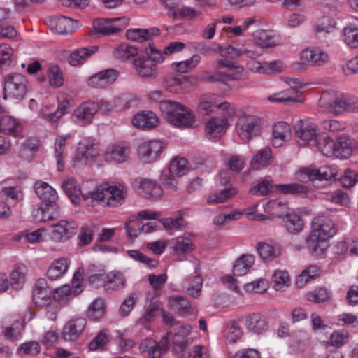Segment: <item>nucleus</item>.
<instances>
[{"label": "nucleus", "mask_w": 358, "mask_h": 358, "mask_svg": "<svg viewBox=\"0 0 358 358\" xmlns=\"http://www.w3.org/2000/svg\"><path fill=\"white\" fill-rule=\"evenodd\" d=\"M160 110L166 115L167 121L175 127L189 128L195 122V115L185 106L176 102H163Z\"/></svg>", "instance_id": "nucleus-1"}, {"label": "nucleus", "mask_w": 358, "mask_h": 358, "mask_svg": "<svg viewBox=\"0 0 358 358\" xmlns=\"http://www.w3.org/2000/svg\"><path fill=\"white\" fill-rule=\"evenodd\" d=\"M310 228V232L306 238V243L308 246H318L327 241L336 233L334 222L324 215L315 217L312 220Z\"/></svg>", "instance_id": "nucleus-2"}, {"label": "nucleus", "mask_w": 358, "mask_h": 358, "mask_svg": "<svg viewBox=\"0 0 358 358\" xmlns=\"http://www.w3.org/2000/svg\"><path fill=\"white\" fill-rule=\"evenodd\" d=\"M126 193L127 191L122 185L103 184L91 192V197L101 202L103 206L117 207L123 203Z\"/></svg>", "instance_id": "nucleus-3"}, {"label": "nucleus", "mask_w": 358, "mask_h": 358, "mask_svg": "<svg viewBox=\"0 0 358 358\" xmlns=\"http://www.w3.org/2000/svg\"><path fill=\"white\" fill-rule=\"evenodd\" d=\"M27 92V80L20 73H10L4 76L3 98L22 99Z\"/></svg>", "instance_id": "nucleus-4"}, {"label": "nucleus", "mask_w": 358, "mask_h": 358, "mask_svg": "<svg viewBox=\"0 0 358 358\" xmlns=\"http://www.w3.org/2000/svg\"><path fill=\"white\" fill-rule=\"evenodd\" d=\"M236 127L239 137L248 141L260 133V121L253 115H243L238 119Z\"/></svg>", "instance_id": "nucleus-5"}, {"label": "nucleus", "mask_w": 358, "mask_h": 358, "mask_svg": "<svg viewBox=\"0 0 358 358\" xmlns=\"http://www.w3.org/2000/svg\"><path fill=\"white\" fill-rule=\"evenodd\" d=\"M214 108L225 111V115L229 117H233L236 113L234 108L231 107L228 102L217 104L214 94H205L199 99L197 111L202 115H210L213 111Z\"/></svg>", "instance_id": "nucleus-6"}, {"label": "nucleus", "mask_w": 358, "mask_h": 358, "mask_svg": "<svg viewBox=\"0 0 358 358\" xmlns=\"http://www.w3.org/2000/svg\"><path fill=\"white\" fill-rule=\"evenodd\" d=\"M166 145L159 140H152L141 143L138 147V159L143 163L157 161Z\"/></svg>", "instance_id": "nucleus-7"}, {"label": "nucleus", "mask_w": 358, "mask_h": 358, "mask_svg": "<svg viewBox=\"0 0 358 358\" xmlns=\"http://www.w3.org/2000/svg\"><path fill=\"white\" fill-rule=\"evenodd\" d=\"M337 171L330 166H324L319 169L307 167L300 170L298 173V178L301 180L306 178L309 180H331L337 179Z\"/></svg>", "instance_id": "nucleus-8"}, {"label": "nucleus", "mask_w": 358, "mask_h": 358, "mask_svg": "<svg viewBox=\"0 0 358 358\" xmlns=\"http://www.w3.org/2000/svg\"><path fill=\"white\" fill-rule=\"evenodd\" d=\"M294 132L298 143L303 146H313L319 136L317 128L314 124L303 121L295 124Z\"/></svg>", "instance_id": "nucleus-9"}, {"label": "nucleus", "mask_w": 358, "mask_h": 358, "mask_svg": "<svg viewBox=\"0 0 358 358\" xmlns=\"http://www.w3.org/2000/svg\"><path fill=\"white\" fill-rule=\"evenodd\" d=\"M285 82L291 87L287 90L269 96L268 100L271 102H279L288 103L299 101L298 90L303 86V83L299 78H286Z\"/></svg>", "instance_id": "nucleus-10"}, {"label": "nucleus", "mask_w": 358, "mask_h": 358, "mask_svg": "<svg viewBox=\"0 0 358 358\" xmlns=\"http://www.w3.org/2000/svg\"><path fill=\"white\" fill-rule=\"evenodd\" d=\"M169 334L167 333L159 342L152 338L144 339L139 345L141 352H147L150 358H160L169 348Z\"/></svg>", "instance_id": "nucleus-11"}, {"label": "nucleus", "mask_w": 358, "mask_h": 358, "mask_svg": "<svg viewBox=\"0 0 358 358\" xmlns=\"http://www.w3.org/2000/svg\"><path fill=\"white\" fill-rule=\"evenodd\" d=\"M127 25L124 17L101 18L93 22L94 29L103 35H111L122 31Z\"/></svg>", "instance_id": "nucleus-12"}, {"label": "nucleus", "mask_w": 358, "mask_h": 358, "mask_svg": "<svg viewBox=\"0 0 358 358\" xmlns=\"http://www.w3.org/2000/svg\"><path fill=\"white\" fill-rule=\"evenodd\" d=\"M133 184L138 193L146 199H157L163 194L162 188L155 180L139 178Z\"/></svg>", "instance_id": "nucleus-13"}, {"label": "nucleus", "mask_w": 358, "mask_h": 358, "mask_svg": "<svg viewBox=\"0 0 358 358\" xmlns=\"http://www.w3.org/2000/svg\"><path fill=\"white\" fill-rule=\"evenodd\" d=\"M59 215L60 210L57 204V199L41 203L40 206L37 209L34 210L32 213L34 220L36 222L57 220Z\"/></svg>", "instance_id": "nucleus-14"}, {"label": "nucleus", "mask_w": 358, "mask_h": 358, "mask_svg": "<svg viewBox=\"0 0 358 358\" xmlns=\"http://www.w3.org/2000/svg\"><path fill=\"white\" fill-rule=\"evenodd\" d=\"M50 29L59 34L71 33L78 27V22L63 15L54 16L46 20Z\"/></svg>", "instance_id": "nucleus-15"}, {"label": "nucleus", "mask_w": 358, "mask_h": 358, "mask_svg": "<svg viewBox=\"0 0 358 358\" xmlns=\"http://www.w3.org/2000/svg\"><path fill=\"white\" fill-rule=\"evenodd\" d=\"M240 322L249 331L257 334L264 333L268 327L266 318L259 313L241 317H240Z\"/></svg>", "instance_id": "nucleus-16"}, {"label": "nucleus", "mask_w": 358, "mask_h": 358, "mask_svg": "<svg viewBox=\"0 0 358 358\" xmlns=\"http://www.w3.org/2000/svg\"><path fill=\"white\" fill-rule=\"evenodd\" d=\"M87 324L84 317H77L67 322L63 327L62 338L65 341L77 340L83 332Z\"/></svg>", "instance_id": "nucleus-17"}, {"label": "nucleus", "mask_w": 358, "mask_h": 358, "mask_svg": "<svg viewBox=\"0 0 358 358\" xmlns=\"http://www.w3.org/2000/svg\"><path fill=\"white\" fill-rule=\"evenodd\" d=\"M331 92H323L319 99L320 106L329 108V112L334 115L340 114L345 110L348 111V100L343 99H331Z\"/></svg>", "instance_id": "nucleus-18"}, {"label": "nucleus", "mask_w": 358, "mask_h": 358, "mask_svg": "<svg viewBox=\"0 0 358 358\" xmlns=\"http://www.w3.org/2000/svg\"><path fill=\"white\" fill-rule=\"evenodd\" d=\"M94 140L91 138H83L78 145L75 159L82 164L93 161L97 155Z\"/></svg>", "instance_id": "nucleus-19"}, {"label": "nucleus", "mask_w": 358, "mask_h": 358, "mask_svg": "<svg viewBox=\"0 0 358 358\" xmlns=\"http://www.w3.org/2000/svg\"><path fill=\"white\" fill-rule=\"evenodd\" d=\"M75 233L76 224L73 222L62 220L52 225L50 236L52 241L59 242L62 240L69 239Z\"/></svg>", "instance_id": "nucleus-20"}, {"label": "nucleus", "mask_w": 358, "mask_h": 358, "mask_svg": "<svg viewBox=\"0 0 358 358\" xmlns=\"http://www.w3.org/2000/svg\"><path fill=\"white\" fill-rule=\"evenodd\" d=\"M118 76V72L113 69L101 71L89 79V85L95 88H106L113 84Z\"/></svg>", "instance_id": "nucleus-21"}, {"label": "nucleus", "mask_w": 358, "mask_h": 358, "mask_svg": "<svg viewBox=\"0 0 358 358\" xmlns=\"http://www.w3.org/2000/svg\"><path fill=\"white\" fill-rule=\"evenodd\" d=\"M355 145L354 140L346 135H341L334 141L333 156L343 159H348Z\"/></svg>", "instance_id": "nucleus-22"}, {"label": "nucleus", "mask_w": 358, "mask_h": 358, "mask_svg": "<svg viewBox=\"0 0 358 358\" xmlns=\"http://www.w3.org/2000/svg\"><path fill=\"white\" fill-rule=\"evenodd\" d=\"M129 152L130 148L128 145L115 144L108 149L104 154V158L108 162L120 164L128 160Z\"/></svg>", "instance_id": "nucleus-23"}, {"label": "nucleus", "mask_w": 358, "mask_h": 358, "mask_svg": "<svg viewBox=\"0 0 358 358\" xmlns=\"http://www.w3.org/2000/svg\"><path fill=\"white\" fill-rule=\"evenodd\" d=\"M159 120L157 115L152 111H141L132 118L134 126L143 129H150L156 127Z\"/></svg>", "instance_id": "nucleus-24"}, {"label": "nucleus", "mask_w": 358, "mask_h": 358, "mask_svg": "<svg viewBox=\"0 0 358 358\" xmlns=\"http://www.w3.org/2000/svg\"><path fill=\"white\" fill-rule=\"evenodd\" d=\"M227 117L224 113L223 117H214L206 123V133L208 138H217L225 131L228 127Z\"/></svg>", "instance_id": "nucleus-25"}, {"label": "nucleus", "mask_w": 358, "mask_h": 358, "mask_svg": "<svg viewBox=\"0 0 358 358\" xmlns=\"http://www.w3.org/2000/svg\"><path fill=\"white\" fill-rule=\"evenodd\" d=\"M133 64L141 77L153 78L157 75L156 64H152L147 57H136L134 59Z\"/></svg>", "instance_id": "nucleus-26"}, {"label": "nucleus", "mask_w": 358, "mask_h": 358, "mask_svg": "<svg viewBox=\"0 0 358 358\" xmlns=\"http://www.w3.org/2000/svg\"><path fill=\"white\" fill-rule=\"evenodd\" d=\"M98 110L99 106L97 103L87 101L82 103L74 110L73 115L78 121L86 123L91 122Z\"/></svg>", "instance_id": "nucleus-27"}, {"label": "nucleus", "mask_w": 358, "mask_h": 358, "mask_svg": "<svg viewBox=\"0 0 358 358\" xmlns=\"http://www.w3.org/2000/svg\"><path fill=\"white\" fill-rule=\"evenodd\" d=\"M166 87L172 92L187 91L191 85L189 78L185 76H170L166 78Z\"/></svg>", "instance_id": "nucleus-28"}, {"label": "nucleus", "mask_w": 358, "mask_h": 358, "mask_svg": "<svg viewBox=\"0 0 358 358\" xmlns=\"http://www.w3.org/2000/svg\"><path fill=\"white\" fill-rule=\"evenodd\" d=\"M160 30L157 27L149 29H134L127 31V38L133 41L140 43L150 41L153 36H159Z\"/></svg>", "instance_id": "nucleus-29"}, {"label": "nucleus", "mask_w": 358, "mask_h": 358, "mask_svg": "<svg viewBox=\"0 0 358 358\" xmlns=\"http://www.w3.org/2000/svg\"><path fill=\"white\" fill-rule=\"evenodd\" d=\"M289 125L283 121L277 122L273 128V145L278 148L285 143L290 136Z\"/></svg>", "instance_id": "nucleus-30"}, {"label": "nucleus", "mask_w": 358, "mask_h": 358, "mask_svg": "<svg viewBox=\"0 0 358 358\" xmlns=\"http://www.w3.org/2000/svg\"><path fill=\"white\" fill-rule=\"evenodd\" d=\"M22 129V124L15 117L10 115H3L0 119V131L13 136L20 135Z\"/></svg>", "instance_id": "nucleus-31"}, {"label": "nucleus", "mask_w": 358, "mask_h": 358, "mask_svg": "<svg viewBox=\"0 0 358 358\" xmlns=\"http://www.w3.org/2000/svg\"><path fill=\"white\" fill-rule=\"evenodd\" d=\"M34 191L41 203L48 202L49 201L58 199L57 192L47 182L42 180H37L34 183Z\"/></svg>", "instance_id": "nucleus-32"}, {"label": "nucleus", "mask_w": 358, "mask_h": 358, "mask_svg": "<svg viewBox=\"0 0 358 358\" xmlns=\"http://www.w3.org/2000/svg\"><path fill=\"white\" fill-rule=\"evenodd\" d=\"M27 267L23 264H16L10 273L11 285L15 289H20L26 282Z\"/></svg>", "instance_id": "nucleus-33"}, {"label": "nucleus", "mask_w": 358, "mask_h": 358, "mask_svg": "<svg viewBox=\"0 0 358 358\" xmlns=\"http://www.w3.org/2000/svg\"><path fill=\"white\" fill-rule=\"evenodd\" d=\"M39 141L36 138H29L21 145L18 156L22 160L30 161L38 151Z\"/></svg>", "instance_id": "nucleus-34"}, {"label": "nucleus", "mask_w": 358, "mask_h": 358, "mask_svg": "<svg viewBox=\"0 0 358 358\" xmlns=\"http://www.w3.org/2000/svg\"><path fill=\"white\" fill-rule=\"evenodd\" d=\"M69 261L65 258L55 259L47 271L48 277L54 280L64 275L68 271Z\"/></svg>", "instance_id": "nucleus-35"}, {"label": "nucleus", "mask_w": 358, "mask_h": 358, "mask_svg": "<svg viewBox=\"0 0 358 358\" xmlns=\"http://www.w3.org/2000/svg\"><path fill=\"white\" fill-rule=\"evenodd\" d=\"M219 52L221 56L229 57L232 59L237 58L243 55H245L248 57H255L257 56V54L254 51L247 49L239 50L229 44L220 45Z\"/></svg>", "instance_id": "nucleus-36"}, {"label": "nucleus", "mask_w": 358, "mask_h": 358, "mask_svg": "<svg viewBox=\"0 0 358 358\" xmlns=\"http://www.w3.org/2000/svg\"><path fill=\"white\" fill-rule=\"evenodd\" d=\"M300 180L303 183L280 184L276 185V188L284 194L306 195L308 194L309 188L305 183L308 180L306 178L303 180L300 179Z\"/></svg>", "instance_id": "nucleus-37"}, {"label": "nucleus", "mask_w": 358, "mask_h": 358, "mask_svg": "<svg viewBox=\"0 0 358 358\" xmlns=\"http://www.w3.org/2000/svg\"><path fill=\"white\" fill-rule=\"evenodd\" d=\"M0 197L1 200L13 206H15L22 199L20 188L15 186L5 187L2 188L0 191Z\"/></svg>", "instance_id": "nucleus-38"}, {"label": "nucleus", "mask_w": 358, "mask_h": 358, "mask_svg": "<svg viewBox=\"0 0 358 358\" xmlns=\"http://www.w3.org/2000/svg\"><path fill=\"white\" fill-rule=\"evenodd\" d=\"M125 282V278L121 272L112 271L106 275L104 286L106 289L117 290L123 288Z\"/></svg>", "instance_id": "nucleus-39"}, {"label": "nucleus", "mask_w": 358, "mask_h": 358, "mask_svg": "<svg viewBox=\"0 0 358 358\" xmlns=\"http://www.w3.org/2000/svg\"><path fill=\"white\" fill-rule=\"evenodd\" d=\"M271 150L268 147H265L258 151L253 157L251 165L255 169H260L267 166L271 160Z\"/></svg>", "instance_id": "nucleus-40"}, {"label": "nucleus", "mask_w": 358, "mask_h": 358, "mask_svg": "<svg viewBox=\"0 0 358 358\" xmlns=\"http://www.w3.org/2000/svg\"><path fill=\"white\" fill-rule=\"evenodd\" d=\"M33 301L38 306L48 305L51 300V292L49 289L36 283L33 288Z\"/></svg>", "instance_id": "nucleus-41"}, {"label": "nucleus", "mask_w": 358, "mask_h": 358, "mask_svg": "<svg viewBox=\"0 0 358 358\" xmlns=\"http://www.w3.org/2000/svg\"><path fill=\"white\" fill-rule=\"evenodd\" d=\"M189 171L187 161L185 158L176 157L169 164V172L173 177L180 178L185 175Z\"/></svg>", "instance_id": "nucleus-42"}, {"label": "nucleus", "mask_w": 358, "mask_h": 358, "mask_svg": "<svg viewBox=\"0 0 358 358\" xmlns=\"http://www.w3.org/2000/svg\"><path fill=\"white\" fill-rule=\"evenodd\" d=\"M96 48H83L73 51L69 57V62L71 66H78L83 63L89 57L96 52Z\"/></svg>", "instance_id": "nucleus-43"}, {"label": "nucleus", "mask_w": 358, "mask_h": 358, "mask_svg": "<svg viewBox=\"0 0 358 358\" xmlns=\"http://www.w3.org/2000/svg\"><path fill=\"white\" fill-rule=\"evenodd\" d=\"M255 258L252 255H243L236 261L234 266V273L241 276L247 273L249 268L253 265Z\"/></svg>", "instance_id": "nucleus-44"}, {"label": "nucleus", "mask_w": 358, "mask_h": 358, "mask_svg": "<svg viewBox=\"0 0 358 358\" xmlns=\"http://www.w3.org/2000/svg\"><path fill=\"white\" fill-rule=\"evenodd\" d=\"M315 143L313 146L316 147L324 155L333 156L334 141L329 136L326 134H319Z\"/></svg>", "instance_id": "nucleus-45"}, {"label": "nucleus", "mask_w": 358, "mask_h": 358, "mask_svg": "<svg viewBox=\"0 0 358 358\" xmlns=\"http://www.w3.org/2000/svg\"><path fill=\"white\" fill-rule=\"evenodd\" d=\"M106 313L105 302L103 299H95L88 307L87 315L93 320L96 321L101 318Z\"/></svg>", "instance_id": "nucleus-46"}, {"label": "nucleus", "mask_w": 358, "mask_h": 358, "mask_svg": "<svg viewBox=\"0 0 358 358\" xmlns=\"http://www.w3.org/2000/svg\"><path fill=\"white\" fill-rule=\"evenodd\" d=\"M254 36L256 44L261 48H271L277 45L276 40L267 31L258 30Z\"/></svg>", "instance_id": "nucleus-47"}, {"label": "nucleus", "mask_w": 358, "mask_h": 358, "mask_svg": "<svg viewBox=\"0 0 358 358\" xmlns=\"http://www.w3.org/2000/svg\"><path fill=\"white\" fill-rule=\"evenodd\" d=\"M237 193L236 188L224 189L220 192L211 194L207 199L209 204L221 203L234 196Z\"/></svg>", "instance_id": "nucleus-48"}, {"label": "nucleus", "mask_w": 358, "mask_h": 358, "mask_svg": "<svg viewBox=\"0 0 358 358\" xmlns=\"http://www.w3.org/2000/svg\"><path fill=\"white\" fill-rule=\"evenodd\" d=\"M243 324L240 322V318L237 320L231 321L227 327V338L229 342L235 343L241 338L243 334V329L242 328Z\"/></svg>", "instance_id": "nucleus-49"}, {"label": "nucleus", "mask_w": 358, "mask_h": 358, "mask_svg": "<svg viewBox=\"0 0 358 358\" xmlns=\"http://www.w3.org/2000/svg\"><path fill=\"white\" fill-rule=\"evenodd\" d=\"M201 57L198 55H194L191 58L181 62H173L172 69L176 71L185 73L195 68L200 62Z\"/></svg>", "instance_id": "nucleus-50"}, {"label": "nucleus", "mask_w": 358, "mask_h": 358, "mask_svg": "<svg viewBox=\"0 0 358 358\" xmlns=\"http://www.w3.org/2000/svg\"><path fill=\"white\" fill-rule=\"evenodd\" d=\"M137 55V49L132 45L128 44H121L113 51V56L117 59L126 60L131 57H136Z\"/></svg>", "instance_id": "nucleus-51"}, {"label": "nucleus", "mask_w": 358, "mask_h": 358, "mask_svg": "<svg viewBox=\"0 0 358 358\" xmlns=\"http://www.w3.org/2000/svg\"><path fill=\"white\" fill-rule=\"evenodd\" d=\"M289 281V275L287 271L277 270L273 274L271 282L275 290H280L287 287Z\"/></svg>", "instance_id": "nucleus-52"}, {"label": "nucleus", "mask_w": 358, "mask_h": 358, "mask_svg": "<svg viewBox=\"0 0 358 358\" xmlns=\"http://www.w3.org/2000/svg\"><path fill=\"white\" fill-rule=\"evenodd\" d=\"M145 52L147 58L156 65L162 63L167 56L165 54L164 50L163 51L159 50L153 44H149L148 46H146L145 48Z\"/></svg>", "instance_id": "nucleus-53"}, {"label": "nucleus", "mask_w": 358, "mask_h": 358, "mask_svg": "<svg viewBox=\"0 0 358 358\" xmlns=\"http://www.w3.org/2000/svg\"><path fill=\"white\" fill-rule=\"evenodd\" d=\"M169 301L171 308L178 313H186L190 309L189 302L180 296H170Z\"/></svg>", "instance_id": "nucleus-54"}, {"label": "nucleus", "mask_w": 358, "mask_h": 358, "mask_svg": "<svg viewBox=\"0 0 358 358\" xmlns=\"http://www.w3.org/2000/svg\"><path fill=\"white\" fill-rule=\"evenodd\" d=\"M62 187L73 202H74L73 199H78L82 194L80 186L73 178H69L64 181Z\"/></svg>", "instance_id": "nucleus-55"}, {"label": "nucleus", "mask_w": 358, "mask_h": 358, "mask_svg": "<svg viewBox=\"0 0 358 358\" xmlns=\"http://www.w3.org/2000/svg\"><path fill=\"white\" fill-rule=\"evenodd\" d=\"M159 222L163 225L165 230L170 232L182 230L185 226V220L182 216L176 218H164L159 220Z\"/></svg>", "instance_id": "nucleus-56"}, {"label": "nucleus", "mask_w": 358, "mask_h": 358, "mask_svg": "<svg viewBox=\"0 0 358 358\" xmlns=\"http://www.w3.org/2000/svg\"><path fill=\"white\" fill-rule=\"evenodd\" d=\"M71 137L70 134H66L65 136H61L57 138L55 144V157L57 159V163L58 165V169L59 171L63 170L64 167V162L62 159L63 151L64 149V145L66 143V141Z\"/></svg>", "instance_id": "nucleus-57"}, {"label": "nucleus", "mask_w": 358, "mask_h": 358, "mask_svg": "<svg viewBox=\"0 0 358 358\" xmlns=\"http://www.w3.org/2000/svg\"><path fill=\"white\" fill-rule=\"evenodd\" d=\"M344 41L352 48H358V28L354 25H350L344 28Z\"/></svg>", "instance_id": "nucleus-58"}, {"label": "nucleus", "mask_w": 358, "mask_h": 358, "mask_svg": "<svg viewBox=\"0 0 358 358\" xmlns=\"http://www.w3.org/2000/svg\"><path fill=\"white\" fill-rule=\"evenodd\" d=\"M319 273V268L317 266L310 265L304 269L299 276L296 284L299 287H303L309 280L315 278Z\"/></svg>", "instance_id": "nucleus-59"}, {"label": "nucleus", "mask_w": 358, "mask_h": 358, "mask_svg": "<svg viewBox=\"0 0 358 358\" xmlns=\"http://www.w3.org/2000/svg\"><path fill=\"white\" fill-rule=\"evenodd\" d=\"M24 327V322L16 320L10 327L5 329L6 338L12 341H17L22 336Z\"/></svg>", "instance_id": "nucleus-60"}, {"label": "nucleus", "mask_w": 358, "mask_h": 358, "mask_svg": "<svg viewBox=\"0 0 358 358\" xmlns=\"http://www.w3.org/2000/svg\"><path fill=\"white\" fill-rule=\"evenodd\" d=\"M285 227L291 233H297L303 227V220L298 215H287Z\"/></svg>", "instance_id": "nucleus-61"}, {"label": "nucleus", "mask_w": 358, "mask_h": 358, "mask_svg": "<svg viewBox=\"0 0 358 358\" xmlns=\"http://www.w3.org/2000/svg\"><path fill=\"white\" fill-rule=\"evenodd\" d=\"M345 188H351L358 182V172L347 169L338 178Z\"/></svg>", "instance_id": "nucleus-62"}, {"label": "nucleus", "mask_w": 358, "mask_h": 358, "mask_svg": "<svg viewBox=\"0 0 358 358\" xmlns=\"http://www.w3.org/2000/svg\"><path fill=\"white\" fill-rule=\"evenodd\" d=\"M140 226H142V222L134 216L131 217L125 226L127 236L131 239L137 238L139 234H141Z\"/></svg>", "instance_id": "nucleus-63"}, {"label": "nucleus", "mask_w": 358, "mask_h": 358, "mask_svg": "<svg viewBox=\"0 0 358 358\" xmlns=\"http://www.w3.org/2000/svg\"><path fill=\"white\" fill-rule=\"evenodd\" d=\"M195 275L192 282H189V286L187 287L189 294L193 297L199 296L203 283V279L200 275V268L199 267L195 268Z\"/></svg>", "instance_id": "nucleus-64"}]
</instances>
